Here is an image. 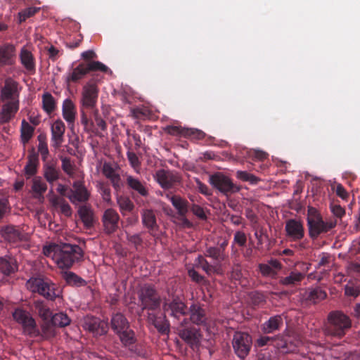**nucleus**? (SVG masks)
Returning a JSON list of instances; mask_svg holds the SVG:
<instances>
[{"mask_svg": "<svg viewBox=\"0 0 360 360\" xmlns=\"http://www.w3.org/2000/svg\"><path fill=\"white\" fill-rule=\"evenodd\" d=\"M58 207L65 215L70 216L71 214L70 206L65 200L63 201Z\"/></svg>", "mask_w": 360, "mask_h": 360, "instance_id": "61", "label": "nucleus"}, {"mask_svg": "<svg viewBox=\"0 0 360 360\" xmlns=\"http://www.w3.org/2000/svg\"><path fill=\"white\" fill-rule=\"evenodd\" d=\"M99 191L104 201L109 202L110 201V190L105 187L102 184H99Z\"/></svg>", "mask_w": 360, "mask_h": 360, "instance_id": "57", "label": "nucleus"}, {"mask_svg": "<svg viewBox=\"0 0 360 360\" xmlns=\"http://www.w3.org/2000/svg\"><path fill=\"white\" fill-rule=\"evenodd\" d=\"M204 315V311L201 308L196 306L192 307L191 319L193 322L197 324L202 323L205 320Z\"/></svg>", "mask_w": 360, "mask_h": 360, "instance_id": "41", "label": "nucleus"}, {"mask_svg": "<svg viewBox=\"0 0 360 360\" xmlns=\"http://www.w3.org/2000/svg\"><path fill=\"white\" fill-rule=\"evenodd\" d=\"M37 161L35 158H30L25 167V171L28 176L35 174L37 171Z\"/></svg>", "mask_w": 360, "mask_h": 360, "instance_id": "51", "label": "nucleus"}, {"mask_svg": "<svg viewBox=\"0 0 360 360\" xmlns=\"http://www.w3.org/2000/svg\"><path fill=\"white\" fill-rule=\"evenodd\" d=\"M17 91L18 84L12 79H7L1 90V97L3 100L14 98Z\"/></svg>", "mask_w": 360, "mask_h": 360, "instance_id": "21", "label": "nucleus"}, {"mask_svg": "<svg viewBox=\"0 0 360 360\" xmlns=\"http://www.w3.org/2000/svg\"><path fill=\"white\" fill-rule=\"evenodd\" d=\"M20 60L23 66L29 71L34 69V62L32 54L30 51L23 48L20 53Z\"/></svg>", "mask_w": 360, "mask_h": 360, "instance_id": "32", "label": "nucleus"}, {"mask_svg": "<svg viewBox=\"0 0 360 360\" xmlns=\"http://www.w3.org/2000/svg\"><path fill=\"white\" fill-rule=\"evenodd\" d=\"M118 335L121 341L124 345H130L132 343L134 340V333L131 330L129 329V327L124 330V331L120 333Z\"/></svg>", "mask_w": 360, "mask_h": 360, "instance_id": "48", "label": "nucleus"}, {"mask_svg": "<svg viewBox=\"0 0 360 360\" xmlns=\"http://www.w3.org/2000/svg\"><path fill=\"white\" fill-rule=\"evenodd\" d=\"M44 254L56 263L60 269L70 268L82 257V251L77 245L70 244H50L43 249Z\"/></svg>", "mask_w": 360, "mask_h": 360, "instance_id": "1", "label": "nucleus"}, {"mask_svg": "<svg viewBox=\"0 0 360 360\" xmlns=\"http://www.w3.org/2000/svg\"><path fill=\"white\" fill-rule=\"evenodd\" d=\"M50 202L55 207H58L64 200L60 197L56 196L53 194V191L51 190L48 195Z\"/></svg>", "mask_w": 360, "mask_h": 360, "instance_id": "56", "label": "nucleus"}, {"mask_svg": "<svg viewBox=\"0 0 360 360\" xmlns=\"http://www.w3.org/2000/svg\"><path fill=\"white\" fill-rule=\"evenodd\" d=\"M103 173L108 179H110L115 188L120 186V177L110 164L104 163Z\"/></svg>", "mask_w": 360, "mask_h": 360, "instance_id": "23", "label": "nucleus"}, {"mask_svg": "<svg viewBox=\"0 0 360 360\" xmlns=\"http://www.w3.org/2000/svg\"><path fill=\"white\" fill-rule=\"evenodd\" d=\"M282 319L279 316H275L269 319L263 325V331L266 333H273L274 330L278 329L282 325Z\"/></svg>", "mask_w": 360, "mask_h": 360, "instance_id": "29", "label": "nucleus"}, {"mask_svg": "<svg viewBox=\"0 0 360 360\" xmlns=\"http://www.w3.org/2000/svg\"><path fill=\"white\" fill-rule=\"evenodd\" d=\"M197 187L198 189L204 195H210V192L209 191V188L207 186L202 183H201L200 181H196Z\"/></svg>", "mask_w": 360, "mask_h": 360, "instance_id": "62", "label": "nucleus"}, {"mask_svg": "<svg viewBox=\"0 0 360 360\" xmlns=\"http://www.w3.org/2000/svg\"><path fill=\"white\" fill-rule=\"evenodd\" d=\"M127 155L131 167L136 172H139V161L137 156L133 153H128Z\"/></svg>", "mask_w": 360, "mask_h": 360, "instance_id": "55", "label": "nucleus"}, {"mask_svg": "<svg viewBox=\"0 0 360 360\" xmlns=\"http://www.w3.org/2000/svg\"><path fill=\"white\" fill-rule=\"evenodd\" d=\"M65 126L63 121L58 120L51 125V141L52 146L59 148L64 140Z\"/></svg>", "mask_w": 360, "mask_h": 360, "instance_id": "13", "label": "nucleus"}, {"mask_svg": "<svg viewBox=\"0 0 360 360\" xmlns=\"http://www.w3.org/2000/svg\"><path fill=\"white\" fill-rule=\"evenodd\" d=\"M34 306L39 316L43 320L44 323L41 325L43 333L46 335H53L54 332L53 327L51 326L52 313L43 301H36Z\"/></svg>", "mask_w": 360, "mask_h": 360, "instance_id": "6", "label": "nucleus"}, {"mask_svg": "<svg viewBox=\"0 0 360 360\" xmlns=\"http://www.w3.org/2000/svg\"><path fill=\"white\" fill-rule=\"evenodd\" d=\"M79 216L86 226H91L93 223V212L86 206H82L79 210Z\"/></svg>", "mask_w": 360, "mask_h": 360, "instance_id": "37", "label": "nucleus"}, {"mask_svg": "<svg viewBox=\"0 0 360 360\" xmlns=\"http://www.w3.org/2000/svg\"><path fill=\"white\" fill-rule=\"evenodd\" d=\"M83 327L95 335L105 334L108 330L107 323L95 317H86L84 320Z\"/></svg>", "mask_w": 360, "mask_h": 360, "instance_id": "12", "label": "nucleus"}, {"mask_svg": "<svg viewBox=\"0 0 360 360\" xmlns=\"http://www.w3.org/2000/svg\"><path fill=\"white\" fill-rule=\"evenodd\" d=\"M170 201L180 215V219L181 221V224L184 226H190L191 225V223L184 218L185 214L188 212L187 202L179 196L171 197Z\"/></svg>", "mask_w": 360, "mask_h": 360, "instance_id": "17", "label": "nucleus"}, {"mask_svg": "<svg viewBox=\"0 0 360 360\" xmlns=\"http://www.w3.org/2000/svg\"><path fill=\"white\" fill-rule=\"evenodd\" d=\"M70 319L64 313H58L53 315L51 318V323L54 326L64 327L69 325Z\"/></svg>", "mask_w": 360, "mask_h": 360, "instance_id": "38", "label": "nucleus"}, {"mask_svg": "<svg viewBox=\"0 0 360 360\" xmlns=\"http://www.w3.org/2000/svg\"><path fill=\"white\" fill-rule=\"evenodd\" d=\"M62 167L65 172H66L70 176H73V167L70 161L66 158L62 160Z\"/></svg>", "mask_w": 360, "mask_h": 360, "instance_id": "54", "label": "nucleus"}, {"mask_svg": "<svg viewBox=\"0 0 360 360\" xmlns=\"http://www.w3.org/2000/svg\"><path fill=\"white\" fill-rule=\"evenodd\" d=\"M14 49L8 45L0 48V67L12 63Z\"/></svg>", "mask_w": 360, "mask_h": 360, "instance_id": "24", "label": "nucleus"}, {"mask_svg": "<svg viewBox=\"0 0 360 360\" xmlns=\"http://www.w3.org/2000/svg\"><path fill=\"white\" fill-rule=\"evenodd\" d=\"M117 203L120 206L121 212L124 214L130 212L133 208V204L131 201L126 197H119L117 198Z\"/></svg>", "mask_w": 360, "mask_h": 360, "instance_id": "44", "label": "nucleus"}, {"mask_svg": "<svg viewBox=\"0 0 360 360\" xmlns=\"http://www.w3.org/2000/svg\"><path fill=\"white\" fill-rule=\"evenodd\" d=\"M46 184L40 177H34L32 179L31 191L33 196L36 198H40L46 191Z\"/></svg>", "mask_w": 360, "mask_h": 360, "instance_id": "22", "label": "nucleus"}, {"mask_svg": "<svg viewBox=\"0 0 360 360\" xmlns=\"http://www.w3.org/2000/svg\"><path fill=\"white\" fill-rule=\"evenodd\" d=\"M188 275L195 282H200L202 280V278L193 269L188 270Z\"/></svg>", "mask_w": 360, "mask_h": 360, "instance_id": "63", "label": "nucleus"}, {"mask_svg": "<svg viewBox=\"0 0 360 360\" xmlns=\"http://www.w3.org/2000/svg\"><path fill=\"white\" fill-rule=\"evenodd\" d=\"M33 129L25 121L22 122L21 137L22 141L27 142L32 136Z\"/></svg>", "mask_w": 360, "mask_h": 360, "instance_id": "49", "label": "nucleus"}, {"mask_svg": "<svg viewBox=\"0 0 360 360\" xmlns=\"http://www.w3.org/2000/svg\"><path fill=\"white\" fill-rule=\"evenodd\" d=\"M26 287L32 292H37L46 299L53 300L61 295V290L46 278L32 277L26 283Z\"/></svg>", "mask_w": 360, "mask_h": 360, "instance_id": "2", "label": "nucleus"}, {"mask_svg": "<svg viewBox=\"0 0 360 360\" xmlns=\"http://www.w3.org/2000/svg\"><path fill=\"white\" fill-rule=\"evenodd\" d=\"M148 320L154 325L159 332L162 333H167L169 331V323L165 320V317L157 319L153 314H149Z\"/></svg>", "mask_w": 360, "mask_h": 360, "instance_id": "31", "label": "nucleus"}, {"mask_svg": "<svg viewBox=\"0 0 360 360\" xmlns=\"http://www.w3.org/2000/svg\"><path fill=\"white\" fill-rule=\"evenodd\" d=\"M307 224L311 237L316 238L323 232H327L335 226L333 221L324 222L317 210L313 207L308 210Z\"/></svg>", "mask_w": 360, "mask_h": 360, "instance_id": "4", "label": "nucleus"}, {"mask_svg": "<svg viewBox=\"0 0 360 360\" xmlns=\"http://www.w3.org/2000/svg\"><path fill=\"white\" fill-rule=\"evenodd\" d=\"M112 328L119 334L128 327V321L121 314H115L111 321Z\"/></svg>", "mask_w": 360, "mask_h": 360, "instance_id": "26", "label": "nucleus"}, {"mask_svg": "<svg viewBox=\"0 0 360 360\" xmlns=\"http://www.w3.org/2000/svg\"><path fill=\"white\" fill-rule=\"evenodd\" d=\"M345 295L347 296L357 297L360 293L359 286L353 282L348 283L345 288Z\"/></svg>", "mask_w": 360, "mask_h": 360, "instance_id": "47", "label": "nucleus"}, {"mask_svg": "<svg viewBox=\"0 0 360 360\" xmlns=\"http://www.w3.org/2000/svg\"><path fill=\"white\" fill-rule=\"evenodd\" d=\"M56 102L53 96L49 93H45L42 96V107L45 112L51 113L54 110Z\"/></svg>", "mask_w": 360, "mask_h": 360, "instance_id": "36", "label": "nucleus"}, {"mask_svg": "<svg viewBox=\"0 0 360 360\" xmlns=\"http://www.w3.org/2000/svg\"><path fill=\"white\" fill-rule=\"evenodd\" d=\"M13 319L21 325L25 333L36 335L39 334L35 320L27 311L18 308L13 312Z\"/></svg>", "mask_w": 360, "mask_h": 360, "instance_id": "5", "label": "nucleus"}, {"mask_svg": "<svg viewBox=\"0 0 360 360\" xmlns=\"http://www.w3.org/2000/svg\"><path fill=\"white\" fill-rule=\"evenodd\" d=\"M90 197V192L81 181H75L72 188L68 193L67 198L75 205L86 202Z\"/></svg>", "mask_w": 360, "mask_h": 360, "instance_id": "9", "label": "nucleus"}, {"mask_svg": "<svg viewBox=\"0 0 360 360\" xmlns=\"http://www.w3.org/2000/svg\"><path fill=\"white\" fill-rule=\"evenodd\" d=\"M304 278V274L293 271L291 272V274L283 278L281 280V283L283 285H295L302 281V279Z\"/></svg>", "mask_w": 360, "mask_h": 360, "instance_id": "39", "label": "nucleus"}, {"mask_svg": "<svg viewBox=\"0 0 360 360\" xmlns=\"http://www.w3.org/2000/svg\"><path fill=\"white\" fill-rule=\"evenodd\" d=\"M127 182L128 186L133 190L138 192L140 195L146 196L148 194V190L144 184L138 179L132 176H127Z\"/></svg>", "mask_w": 360, "mask_h": 360, "instance_id": "25", "label": "nucleus"}, {"mask_svg": "<svg viewBox=\"0 0 360 360\" xmlns=\"http://www.w3.org/2000/svg\"><path fill=\"white\" fill-rule=\"evenodd\" d=\"M179 334L192 347H197L200 342L201 335L196 328L179 330Z\"/></svg>", "mask_w": 360, "mask_h": 360, "instance_id": "14", "label": "nucleus"}, {"mask_svg": "<svg viewBox=\"0 0 360 360\" xmlns=\"http://www.w3.org/2000/svg\"><path fill=\"white\" fill-rule=\"evenodd\" d=\"M39 8H28L18 13L20 22L25 21L27 18L32 16L39 11Z\"/></svg>", "mask_w": 360, "mask_h": 360, "instance_id": "52", "label": "nucleus"}, {"mask_svg": "<svg viewBox=\"0 0 360 360\" xmlns=\"http://www.w3.org/2000/svg\"><path fill=\"white\" fill-rule=\"evenodd\" d=\"M234 242L238 245L242 246L246 243V236L244 233L238 231L234 236Z\"/></svg>", "mask_w": 360, "mask_h": 360, "instance_id": "59", "label": "nucleus"}, {"mask_svg": "<svg viewBox=\"0 0 360 360\" xmlns=\"http://www.w3.org/2000/svg\"><path fill=\"white\" fill-rule=\"evenodd\" d=\"M98 97V89L96 86L92 83H87L82 89V106L93 109L96 105Z\"/></svg>", "mask_w": 360, "mask_h": 360, "instance_id": "10", "label": "nucleus"}, {"mask_svg": "<svg viewBox=\"0 0 360 360\" xmlns=\"http://www.w3.org/2000/svg\"><path fill=\"white\" fill-rule=\"evenodd\" d=\"M164 310L168 312L172 316L179 319L186 314L184 304L179 299H174L170 302L164 304Z\"/></svg>", "mask_w": 360, "mask_h": 360, "instance_id": "15", "label": "nucleus"}, {"mask_svg": "<svg viewBox=\"0 0 360 360\" xmlns=\"http://www.w3.org/2000/svg\"><path fill=\"white\" fill-rule=\"evenodd\" d=\"M63 277L68 283L70 285H82L84 281L72 272L65 271Z\"/></svg>", "mask_w": 360, "mask_h": 360, "instance_id": "43", "label": "nucleus"}, {"mask_svg": "<svg viewBox=\"0 0 360 360\" xmlns=\"http://www.w3.org/2000/svg\"><path fill=\"white\" fill-rule=\"evenodd\" d=\"M273 338L267 337V336H263L257 339V344L259 347L264 346L267 345L269 342L272 341Z\"/></svg>", "mask_w": 360, "mask_h": 360, "instance_id": "64", "label": "nucleus"}, {"mask_svg": "<svg viewBox=\"0 0 360 360\" xmlns=\"http://www.w3.org/2000/svg\"><path fill=\"white\" fill-rule=\"evenodd\" d=\"M139 296L143 309H154L160 304L159 298L155 295V290L149 286L143 287Z\"/></svg>", "mask_w": 360, "mask_h": 360, "instance_id": "11", "label": "nucleus"}, {"mask_svg": "<svg viewBox=\"0 0 360 360\" xmlns=\"http://www.w3.org/2000/svg\"><path fill=\"white\" fill-rule=\"evenodd\" d=\"M350 326V321L347 316L338 311L333 312L328 316V323L325 328V333L328 335L341 338Z\"/></svg>", "mask_w": 360, "mask_h": 360, "instance_id": "3", "label": "nucleus"}, {"mask_svg": "<svg viewBox=\"0 0 360 360\" xmlns=\"http://www.w3.org/2000/svg\"><path fill=\"white\" fill-rule=\"evenodd\" d=\"M38 150L43 160H45L49 154V150L46 143L45 142L40 141L39 143Z\"/></svg>", "mask_w": 360, "mask_h": 360, "instance_id": "60", "label": "nucleus"}, {"mask_svg": "<svg viewBox=\"0 0 360 360\" xmlns=\"http://www.w3.org/2000/svg\"><path fill=\"white\" fill-rule=\"evenodd\" d=\"M155 178L163 188H169L171 185L170 175L165 170H160L156 173Z\"/></svg>", "mask_w": 360, "mask_h": 360, "instance_id": "40", "label": "nucleus"}, {"mask_svg": "<svg viewBox=\"0 0 360 360\" xmlns=\"http://www.w3.org/2000/svg\"><path fill=\"white\" fill-rule=\"evenodd\" d=\"M281 267L280 263L276 260H271L269 264H261L259 266L261 273L264 276H273L276 274V271Z\"/></svg>", "mask_w": 360, "mask_h": 360, "instance_id": "30", "label": "nucleus"}, {"mask_svg": "<svg viewBox=\"0 0 360 360\" xmlns=\"http://www.w3.org/2000/svg\"><path fill=\"white\" fill-rule=\"evenodd\" d=\"M252 345V339L250 336L243 332H236L233 339V347L240 358H244L248 354Z\"/></svg>", "mask_w": 360, "mask_h": 360, "instance_id": "8", "label": "nucleus"}, {"mask_svg": "<svg viewBox=\"0 0 360 360\" xmlns=\"http://www.w3.org/2000/svg\"><path fill=\"white\" fill-rule=\"evenodd\" d=\"M103 219L105 230L108 233L112 232L117 226L119 219L116 212L112 209L107 210L103 214Z\"/></svg>", "mask_w": 360, "mask_h": 360, "instance_id": "18", "label": "nucleus"}, {"mask_svg": "<svg viewBox=\"0 0 360 360\" xmlns=\"http://www.w3.org/2000/svg\"><path fill=\"white\" fill-rule=\"evenodd\" d=\"M89 72L91 70L96 71L99 70L101 72H107L108 68L106 65L99 61H92L86 65Z\"/></svg>", "mask_w": 360, "mask_h": 360, "instance_id": "53", "label": "nucleus"}, {"mask_svg": "<svg viewBox=\"0 0 360 360\" xmlns=\"http://www.w3.org/2000/svg\"><path fill=\"white\" fill-rule=\"evenodd\" d=\"M197 266L203 269L207 274H211L212 272L218 273L217 269L208 264L202 257H198Z\"/></svg>", "mask_w": 360, "mask_h": 360, "instance_id": "46", "label": "nucleus"}, {"mask_svg": "<svg viewBox=\"0 0 360 360\" xmlns=\"http://www.w3.org/2000/svg\"><path fill=\"white\" fill-rule=\"evenodd\" d=\"M62 110L65 121L70 124L74 123L76 117V109L71 100L66 99L64 101Z\"/></svg>", "mask_w": 360, "mask_h": 360, "instance_id": "19", "label": "nucleus"}, {"mask_svg": "<svg viewBox=\"0 0 360 360\" xmlns=\"http://www.w3.org/2000/svg\"><path fill=\"white\" fill-rule=\"evenodd\" d=\"M89 72L88 68L85 64H79L69 73L68 81L77 82L83 78Z\"/></svg>", "mask_w": 360, "mask_h": 360, "instance_id": "27", "label": "nucleus"}, {"mask_svg": "<svg viewBox=\"0 0 360 360\" xmlns=\"http://www.w3.org/2000/svg\"><path fill=\"white\" fill-rule=\"evenodd\" d=\"M277 340L275 346L283 350V352H293L295 351V348L291 344L288 346L289 340H284L283 338H275Z\"/></svg>", "mask_w": 360, "mask_h": 360, "instance_id": "42", "label": "nucleus"}, {"mask_svg": "<svg viewBox=\"0 0 360 360\" xmlns=\"http://www.w3.org/2000/svg\"><path fill=\"white\" fill-rule=\"evenodd\" d=\"M197 266L203 269L207 274H211L212 272L218 273L217 269L208 264L202 257H198Z\"/></svg>", "mask_w": 360, "mask_h": 360, "instance_id": "45", "label": "nucleus"}, {"mask_svg": "<svg viewBox=\"0 0 360 360\" xmlns=\"http://www.w3.org/2000/svg\"><path fill=\"white\" fill-rule=\"evenodd\" d=\"M16 264L14 259L10 257L0 258V270L4 274H9L16 269Z\"/></svg>", "mask_w": 360, "mask_h": 360, "instance_id": "28", "label": "nucleus"}, {"mask_svg": "<svg viewBox=\"0 0 360 360\" xmlns=\"http://www.w3.org/2000/svg\"><path fill=\"white\" fill-rule=\"evenodd\" d=\"M237 176L240 179L244 181H250L252 183H254L256 181V178L254 176L247 173L246 172L238 171L237 172Z\"/></svg>", "mask_w": 360, "mask_h": 360, "instance_id": "58", "label": "nucleus"}, {"mask_svg": "<svg viewBox=\"0 0 360 360\" xmlns=\"http://www.w3.org/2000/svg\"><path fill=\"white\" fill-rule=\"evenodd\" d=\"M44 173L46 179L51 184L59 178V171L53 163L45 165Z\"/></svg>", "mask_w": 360, "mask_h": 360, "instance_id": "33", "label": "nucleus"}, {"mask_svg": "<svg viewBox=\"0 0 360 360\" xmlns=\"http://www.w3.org/2000/svg\"><path fill=\"white\" fill-rule=\"evenodd\" d=\"M18 110V101H12L3 106L1 120L4 122L9 121Z\"/></svg>", "mask_w": 360, "mask_h": 360, "instance_id": "20", "label": "nucleus"}, {"mask_svg": "<svg viewBox=\"0 0 360 360\" xmlns=\"http://www.w3.org/2000/svg\"><path fill=\"white\" fill-rule=\"evenodd\" d=\"M4 237L11 241L16 242L18 240L22 239V236L20 233L13 226H7L2 231Z\"/></svg>", "mask_w": 360, "mask_h": 360, "instance_id": "35", "label": "nucleus"}, {"mask_svg": "<svg viewBox=\"0 0 360 360\" xmlns=\"http://www.w3.org/2000/svg\"><path fill=\"white\" fill-rule=\"evenodd\" d=\"M142 221L145 226L151 230H154L157 226L155 214L151 210H146L143 211Z\"/></svg>", "mask_w": 360, "mask_h": 360, "instance_id": "34", "label": "nucleus"}, {"mask_svg": "<svg viewBox=\"0 0 360 360\" xmlns=\"http://www.w3.org/2000/svg\"><path fill=\"white\" fill-rule=\"evenodd\" d=\"M326 297V293L321 288L311 290L309 292L308 298L314 302L323 300Z\"/></svg>", "mask_w": 360, "mask_h": 360, "instance_id": "50", "label": "nucleus"}, {"mask_svg": "<svg viewBox=\"0 0 360 360\" xmlns=\"http://www.w3.org/2000/svg\"><path fill=\"white\" fill-rule=\"evenodd\" d=\"M210 183L226 195L235 193L239 190L238 187L233 184L228 176L221 173L212 175L210 178Z\"/></svg>", "mask_w": 360, "mask_h": 360, "instance_id": "7", "label": "nucleus"}, {"mask_svg": "<svg viewBox=\"0 0 360 360\" xmlns=\"http://www.w3.org/2000/svg\"><path fill=\"white\" fill-rule=\"evenodd\" d=\"M287 235L292 240H300L304 236V228L302 224L297 220L290 219L285 225Z\"/></svg>", "mask_w": 360, "mask_h": 360, "instance_id": "16", "label": "nucleus"}]
</instances>
